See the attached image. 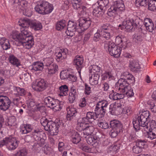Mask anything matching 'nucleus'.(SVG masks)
<instances>
[{
	"label": "nucleus",
	"instance_id": "obj_1",
	"mask_svg": "<svg viewBox=\"0 0 156 156\" xmlns=\"http://www.w3.org/2000/svg\"><path fill=\"white\" fill-rule=\"evenodd\" d=\"M108 103L106 100H102L98 102L96 105L95 112H88L87 113L86 116L83 117L89 123H92L99 117L103 116L105 114L108 105Z\"/></svg>",
	"mask_w": 156,
	"mask_h": 156
},
{
	"label": "nucleus",
	"instance_id": "obj_2",
	"mask_svg": "<svg viewBox=\"0 0 156 156\" xmlns=\"http://www.w3.org/2000/svg\"><path fill=\"white\" fill-rule=\"evenodd\" d=\"M19 142L16 137L10 136L6 137L0 140V147L5 145L9 150L15 149L18 146Z\"/></svg>",
	"mask_w": 156,
	"mask_h": 156
},
{
	"label": "nucleus",
	"instance_id": "obj_3",
	"mask_svg": "<svg viewBox=\"0 0 156 156\" xmlns=\"http://www.w3.org/2000/svg\"><path fill=\"white\" fill-rule=\"evenodd\" d=\"M105 49L108 50L110 54L115 58L119 57L121 54L122 48L120 49V47L116 46L114 43L109 41L104 42Z\"/></svg>",
	"mask_w": 156,
	"mask_h": 156
},
{
	"label": "nucleus",
	"instance_id": "obj_4",
	"mask_svg": "<svg viewBox=\"0 0 156 156\" xmlns=\"http://www.w3.org/2000/svg\"><path fill=\"white\" fill-rule=\"evenodd\" d=\"M125 8L124 4L122 1H117L115 2L108 9L107 14L110 16H114L115 14H120L124 11Z\"/></svg>",
	"mask_w": 156,
	"mask_h": 156
},
{
	"label": "nucleus",
	"instance_id": "obj_5",
	"mask_svg": "<svg viewBox=\"0 0 156 156\" xmlns=\"http://www.w3.org/2000/svg\"><path fill=\"white\" fill-rule=\"evenodd\" d=\"M134 82H129V81H127L125 79L121 78L118 82L119 86L115 87L116 91L120 93H123L126 91L127 89L130 88V84H133Z\"/></svg>",
	"mask_w": 156,
	"mask_h": 156
},
{
	"label": "nucleus",
	"instance_id": "obj_6",
	"mask_svg": "<svg viewBox=\"0 0 156 156\" xmlns=\"http://www.w3.org/2000/svg\"><path fill=\"white\" fill-rule=\"evenodd\" d=\"M13 2L17 5L18 8L23 11V14L25 16H30L31 15V11L27 9V2L25 0H13Z\"/></svg>",
	"mask_w": 156,
	"mask_h": 156
},
{
	"label": "nucleus",
	"instance_id": "obj_7",
	"mask_svg": "<svg viewBox=\"0 0 156 156\" xmlns=\"http://www.w3.org/2000/svg\"><path fill=\"white\" fill-rule=\"evenodd\" d=\"M34 9L35 11L40 14H48L49 13V3L45 1H41Z\"/></svg>",
	"mask_w": 156,
	"mask_h": 156
},
{
	"label": "nucleus",
	"instance_id": "obj_8",
	"mask_svg": "<svg viewBox=\"0 0 156 156\" xmlns=\"http://www.w3.org/2000/svg\"><path fill=\"white\" fill-rule=\"evenodd\" d=\"M79 28L78 29V31L81 33L88 28L91 24V21L89 18H81L79 19Z\"/></svg>",
	"mask_w": 156,
	"mask_h": 156
},
{
	"label": "nucleus",
	"instance_id": "obj_9",
	"mask_svg": "<svg viewBox=\"0 0 156 156\" xmlns=\"http://www.w3.org/2000/svg\"><path fill=\"white\" fill-rule=\"evenodd\" d=\"M150 115L149 112L148 111H145L140 113L137 115V118L142 123L145 125L144 130L147 131L148 127V123L147 121V119Z\"/></svg>",
	"mask_w": 156,
	"mask_h": 156
},
{
	"label": "nucleus",
	"instance_id": "obj_10",
	"mask_svg": "<svg viewBox=\"0 0 156 156\" xmlns=\"http://www.w3.org/2000/svg\"><path fill=\"white\" fill-rule=\"evenodd\" d=\"M47 84L44 79L37 80L32 84V87L35 90L40 91L44 90L46 87Z\"/></svg>",
	"mask_w": 156,
	"mask_h": 156
},
{
	"label": "nucleus",
	"instance_id": "obj_11",
	"mask_svg": "<svg viewBox=\"0 0 156 156\" xmlns=\"http://www.w3.org/2000/svg\"><path fill=\"white\" fill-rule=\"evenodd\" d=\"M137 26L136 24L134 23L133 20L131 19L124 21L122 25H119V27L121 30L124 27L126 30L129 31L130 30H133V28H135Z\"/></svg>",
	"mask_w": 156,
	"mask_h": 156
},
{
	"label": "nucleus",
	"instance_id": "obj_12",
	"mask_svg": "<svg viewBox=\"0 0 156 156\" xmlns=\"http://www.w3.org/2000/svg\"><path fill=\"white\" fill-rule=\"evenodd\" d=\"M56 50L55 55L57 61L59 62L62 60L66 58L68 54V50L67 48H57Z\"/></svg>",
	"mask_w": 156,
	"mask_h": 156
},
{
	"label": "nucleus",
	"instance_id": "obj_13",
	"mask_svg": "<svg viewBox=\"0 0 156 156\" xmlns=\"http://www.w3.org/2000/svg\"><path fill=\"white\" fill-rule=\"evenodd\" d=\"M11 104V101L9 98L6 96H0V109L3 111H6L9 108Z\"/></svg>",
	"mask_w": 156,
	"mask_h": 156
},
{
	"label": "nucleus",
	"instance_id": "obj_14",
	"mask_svg": "<svg viewBox=\"0 0 156 156\" xmlns=\"http://www.w3.org/2000/svg\"><path fill=\"white\" fill-rule=\"evenodd\" d=\"M59 122H55L49 120V133L51 135H55L57 134L58 131V129L59 127L60 124Z\"/></svg>",
	"mask_w": 156,
	"mask_h": 156
},
{
	"label": "nucleus",
	"instance_id": "obj_15",
	"mask_svg": "<svg viewBox=\"0 0 156 156\" xmlns=\"http://www.w3.org/2000/svg\"><path fill=\"white\" fill-rule=\"evenodd\" d=\"M22 44L24 48H30L34 44V41L33 37H30L24 40H21Z\"/></svg>",
	"mask_w": 156,
	"mask_h": 156
},
{
	"label": "nucleus",
	"instance_id": "obj_16",
	"mask_svg": "<svg viewBox=\"0 0 156 156\" xmlns=\"http://www.w3.org/2000/svg\"><path fill=\"white\" fill-rule=\"evenodd\" d=\"M125 38L123 37L122 35H119L115 38V42L117 44H121L120 46L121 48L125 49L127 47V44Z\"/></svg>",
	"mask_w": 156,
	"mask_h": 156
},
{
	"label": "nucleus",
	"instance_id": "obj_17",
	"mask_svg": "<svg viewBox=\"0 0 156 156\" xmlns=\"http://www.w3.org/2000/svg\"><path fill=\"white\" fill-rule=\"evenodd\" d=\"M86 138V141L87 143L93 146L96 147L98 145L99 142V138L96 136H90Z\"/></svg>",
	"mask_w": 156,
	"mask_h": 156
},
{
	"label": "nucleus",
	"instance_id": "obj_18",
	"mask_svg": "<svg viewBox=\"0 0 156 156\" xmlns=\"http://www.w3.org/2000/svg\"><path fill=\"white\" fill-rule=\"evenodd\" d=\"M88 123L83 118L79 119L76 126V129L79 131H83L86 127L87 124Z\"/></svg>",
	"mask_w": 156,
	"mask_h": 156
},
{
	"label": "nucleus",
	"instance_id": "obj_19",
	"mask_svg": "<svg viewBox=\"0 0 156 156\" xmlns=\"http://www.w3.org/2000/svg\"><path fill=\"white\" fill-rule=\"evenodd\" d=\"M84 59L82 56H77L74 60V63L76 66L77 69H80L83 66Z\"/></svg>",
	"mask_w": 156,
	"mask_h": 156
},
{
	"label": "nucleus",
	"instance_id": "obj_20",
	"mask_svg": "<svg viewBox=\"0 0 156 156\" xmlns=\"http://www.w3.org/2000/svg\"><path fill=\"white\" fill-rule=\"evenodd\" d=\"M144 34L141 32H139L135 34L133 36L134 42L137 44H140L144 39Z\"/></svg>",
	"mask_w": 156,
	"mask_h": 156
},
{
	"label": "nucleus",
	"instance_id": "obj_21",
	"mask_svg": "<svg viewBox=\"0 0 156 156\" xmlns=\"http://www.w3.org/2000/svg\"><path fill=\"white\" fill-rule=\"evenodd\" d=\"M114 28H112V29H108V30L104 31L101 33L102 37L108 40L110 39L114 34Z\"/></svg>",
	"mask_w": 156,
	"mask_h": 156
},
{
	"label": "nucleus",
	"instance_id": "obj_22",
	"mask_svg": "<svg viewBox=\"0 0 156 156\" xmlns=\"http://www.w3.org/2000/svg\"><path fill=\"white\" fill-rule=\"evenodd\" d=\"M70 90L69 100L70 103H72L74 101L76 98L77 96L78 91L74 86L71 87Z\"/></svg>",
	"mask_w": 156,
	"mask_h": 156
},
{
	"label": "nucleus",
	"instance_id": "obj_23",
	"mask_svg": "<svg viewBox=\"0 0 156 156\" xmlns=\"http://www.w3.org/2000/svg\"><path fill=\"white\" fill-rule=\"evenodd\" d=\"M28 27H21L20 28L21 34L20 35L23 37L21 40L30 37H33L31 32L28 31Z\"/></svg>",
	"mask_w": 156,
	"mask_h": 156
},
{
	"label": "nucleus",
	"instance_id": "obj_24",
	"mask_svg": "<svg viewBox=\"0 0 156 156\" xmlns=\"http://www.w3.org/2000/svg\"><path fill=\"white\" fill-rule=\"evenodd\" d=\"M30 26L31 28L36 31L40 30L42 28L41 23L39 21L36 20L31 21Z\"/></svg>",
	"mask_w": 156,
	"mask_h": 156
},
{
	"label": "nucleus",
	"instance_id": "obj_25",
	"mask_svg": "<svg viewBox=\"0 0 156 156\" xmlns=\"http://www.w3.org/2000/svg\"><path fill=\"white\" fill-rule=\"evenodd\" d=\"M9 62L12 65L16 67L21 66L20 60L13 55H10L9 58Z\"/></svg>",
	"mask_w": 156,
	"mask_h": 156
},
{
	"label": "nucleus",
	"instance_id": "obj_26",
	"mask_svg": "<svg viewBox=\"0 0 156 156\" xmlns=\"http://www.w3.org/2000/svg\"><path fill=\"white\" fill-rule=\"evenodd\" d=\"M0 44L3 49L5 50H7L10 47L9 41L5 37L0 38Z\"/></svg>",
	"mask_w": 156,
	"mask_h": 156
},
{
	"label": "nucleus",
	"instance_id": "obj_27",
	"mask_svg": "<svg viewBox=\"0 0 156 156\" xmlns=\"http://www.w3.org/2000/svg\"><path fill=\"white\" fill-rule=\"evenodd\" d=\"M71 140L73 143L77 144L81 140V137L79 134L76 132H72L71 136Z\"/></svg>",
	"mask_w": 156,
	"mask_h": 156
},
{
	"label": "nucleus",
	"instance_id": "obj_28",
	"mask_svg": "<svg viewBox=\"0 0 156 156\" xmlns=\"http://www.w3.org/2000/svg\"><path fill=\"white\" fill-rule=\"evenodd\" d=\"M129 67L131 70L133 71H137L140 68V65L138 62L135 60H131L130 61Z\"/></svg>",
	"mask_w": 156,
	"mask_h": 156
},
{
	"label": "nucleus",
	"instance_id": "obj_29",
	"mask_svg": "<svg viewBox=\"0 0 156 156\" xmlns=\"http://www.w3.org/2000/svg\"><path fill=\"white\" fill-rule=\"evenodd\" d=\"M121 76L122 77V78L125 79L127 81H129V82H135L134 77L127 72L122 73Z\"/></svg>",
	"mask_w": 156,
	"mask_h": 156
},
{
	"label": "nucleus",
	"instance_id": "obj_30",
	"mask_svg": "<svg viewBox=\"0 0 156 156\" xmlns=\"http://www.w3.org/2000/svg\"><path fill=\"white\" fill-rule=\"evenodd\" d=\"M110 125L112 129H121L122 125L121 122L117 120H113L110 122Z\"/></svg>",
	"mask_w": 156,
	"mask_h": 156
},
{
	"label": "nucleus",
	"instance_id": "obj_31",
	"mask_svg": "<svg viewBox=\"0 0 156 156\" xmlns=\"http://www.w3.org/2000/svg\"><path fill=\"white\" fill-rule=\"evenodd\" d=\"M32 66V70L35 71H41L44 68L43 63L39 62H34Z\"/></svg>",
	"mask_w": 156,
	"mask_h": 156
},
{
	"label": "nucleus",
	"instance_id": "obj_32",
	"mask_svg": "<svg viewBox=\"0 0 156 156\" xmlns=\"http://www.w3.org/2000/svg\"><path fill=\"white\" fill-rule=\"evenodd\" d=\"M32 126L30 124H24L21 128V132L23 134H27L30 132L33 129Z\"/></svg>",
	"mask_w": 156,
	"mask_h": 156
},
{
	"label": "nucleus",
	"instance_id": "obj_33",
	"mask_svg": "<svg viewBox=\"0 0 156 156\" xmlns=\"http://www.w3.org/2000/svg\"><path fill=\"white\" fill-rule=\"evenodd\" d=\"M41 133L38 130H36L34 131V137L35 140L37 141L39 144V142H43L42 144H44V140L42 138Z\"/></svg>",
	"mask_w": 156,
	"mask_h": 156
},
{
	"label": "nucleus",
	"instance_id": "obj_34",
	"mask_svg": "<svg viewBox=\"0 0 156 156\" xmlns=\"http://www.w3.org/2000/svg\"><path fill=\"white\" fill-rule=\"evenodd\" d=\"M68 91V86L66 85H62L59 87V95L60 96H65L67 94Z\"/></svg>",
	"mask_w": 156,
	"mask_h": 156
},
{
	"label": "nucleus",
	"instance_id": "obj_35",
	"mask_svg": "<svg viewBox=\"0 0 156 156\" xmlns=\"http://www.w3.org/2000/svg\"><path fill=\"white\" fill-rule=\"evenodd\" d=\"M103 13L101 7L97 6L94 9L93 14L95 16L101 17L102 16Z\"/></svg>",
	"mask_w": 156,
	"mask_h": 156
},
{
	"label": "nucleus",
	"instance_id": "obj_36",
	"mask_svg": "<svg viewBox=\"0 0 156 156\" xmlns=\"http://www.w3.org/2000/svg\"><path fill=\"white\" fill-rule=\"evenodd\" d=\"M66 22L65 20L58 21L56 25V29L58 30H61L66 27Z\"/></svg>",
	"mask_w": 156,
	"mask_h": 156
},
{
	"label": "nucleus",
	"instance_id": "obj_37",
	"mask_svg": "<svg viewBox=\"0 0 156 156\" xmlns=\"http://www.w3.org/2000/svg\"><path fill=\"white\" fill-rule=\"evenodd\" d=\"M99 76L98 74H94L90 78L89 82L91 85H94L98 84Z\"/></svg>",
	"mask_w": 156,
	"mask_h": 156
},
{
	"label": "nucleus",
	"instance_id": "obj_38",
	"mask_svg": "<svg viewBox=\"0 0 156 156\" xmlns=\"http://www.w3.org/2000/svg\"><path fill=\"white\" fill-rule=\"evenodd\" d=\"M30 22L27 19H20L18 21V24L21 27H28Z\"/></svg>",
	"mask_w": 156,
	"mask_h": 156
},
{
	"label": "nucleus",
	"instance_id": "obj_39",
	"mask_svg": "<svg viewBox=\"0 0 156 156\" xmlns=\"http://www.w3.org/2000/svg\"><path fill=\"white\" fill-rule=\"evenodd\" d=\"M10 39H13L16 41L17 40H21L23 37L20 36V33L16 31H13L9 36Z\"/></svg>",
	"mask_w": 156,
	"mask_h": 156
},
{
	"label": "nucleus",
	"instance_id": "obj_40",
	"mask_svg": "<svg viewBox=\"0 0 156 156\" xmlns=\"http://www.w3.org/2000/svg\"><path fill=\"white\" fill-rule=\"evenodd\" d=\"M133 123L134 128L135 129H137L139 126H141L143 127L144 130V127H145V125L144 124L142 123L136 117L135 119H134L133 121Z\"/></svg>",
	"mask_w": 156,
	"mask_h": 156
},
{
	"label": "nucleus",
	"instance_id": "obj_41",
	"mask_svg": "<svg viewBox=\"0 0 156 156\" xmlns=\"http://www.w3.org/2000/svg\"><path fill=\"white\" fill-rule=\"evenodd\" d=\"M94 128L93 126H86L83 131L84 134L88 136L91 135L94 132Z\"/></svg>",
	"mask_w": 156,
	"mask_h": 156
},
{
	"label": "nucleus",
	"instance_id": "obj_42",
	"mask_svg": "<svg viewBox=\"0 0 156 156\" xmlns=\"http://www.w3.org/2000/svg\"><path fill=\"white\" fill-rule=\"evenodd\" d=\"M67 111L68 119L69 117L75 116L77 113L76 109L74 108L69 107L67 108Z\"/></svg>",
	"mask_w": 156,
	"mask_h": 156
},
{
	"label": "nucleus",
	"instance_id": "obj_43",
	"mask_svg": "<svg viewBox=\"0 0 156 156\" xmlns=\"http://www.w3.org/2000/svg\"><path fill=\"white\" fill-rule=\"evenodd\" d=\"M89 69L90 72L94 74H98L100 70V67L96 65H93L89 67Z\"/></svg>",
	"mask_w": 156,
	"mask_h": 156
},
{
	"label": "nucleus",
	"instance_id": "obj_44",
	"mask_svg": "<svg viewBox=\"0 0 156 156\" xmlns=\"http://www.w3.org/2000/svg\"><path fill=\"white\" fill-rule=\"evenodd\" d=\"M58 66L55 63H52L49 64V74L55 73L58 70Z\"/></svg>",
	"mask_w": 156,
	"mask_h": 156
},
{
	"label": "nucleus",
	"instance_id": "obj_45",
	"mask_svg": "<svg viewBox=\"0 0 156 156\" xmlns=\"http://www.w3.org/2000/svg\"><path fill=\"white\" fill-rule=\"evenodd\" d=\"M27 104L28 108H30L32 107L35 106L38 109H39L40 107L41 106V105H40V104L35 105V101L33 99H30L27 100Z\"/></svg>",
	"mask_w": 156,
	"mask_h": 156
},
{
	"label": "nucleus",
	"instance_id": "obj_46",
	"mask_svg": "<svg viewBox=\"0 0 156 156\" xmlns=\"http://www.w3.org/2000/svg\"><path fill=\"white\" fill-rule=\"evenodd\" d=\"M16 119L15 116H11L8 119V125L10 127H12V129L13 128L14 126L16 124Z\"/></svg>",
	"mask_w": 156,
	"mask_h": 156
},
{
	"label": "nucleus",
	"instance_id": "obj_47",
	"mask_svg": "<svg viewBox=\"0 0 156 156\" xmlns=\"http://www.w3.org/2000/svg\"><path fill=\"white\" fill-rule=\"evenodd\" d=\"M14 90L15 92V94L18 95L23 96L26 93V91L23 88L19 87H15L14 88Z\"/></svg>",
	"mask_w": 156,
	"mask_h": 156
},
{
	"label": "nucleus",
	"instance_id": "obj_48",
	"mask_svg": "<svg viewBox=\"0 0 156 156\" xmlns=\"http://www.w3.org/2000/svg\"><path fill=\"white\" fill-rule=\"evenodd\" d=\"M77 24L76 23L72 21H69L67 25V28L76 31L78 29L76 28Z\"/></svg>",
	"mask_w": 156,
	"mask_h": 156
},
{
	"label": "nucleus",
	"instance_id": "obj_49",
	"mask_svg": "<svg viewBox=\"0 0 156 156\" xmlns=\"http://www.w3.org/2000/svg\"><path fill=\"white\" fill-rule=\"evenodd\" d=\"M41 122L42 125L44 127V129L48 131L49 130V127L48 125V119L45 118L44 117L41 119Z\"/></svg>",
	"mask_w": 156,
	"mask_h": 156
},
{
	"label": "nucleus",
	"instance_id": "obj_50",
	"mask_svg": "<svg viewBox=\"0 0 156 156\" xmlns=\"http://www.w3.org/2000/svg\"><path fill=\"white\" fill-rule=\"evenodd\" d=\"M112 28H114L112 27L108 26L107 24H103L100 27L98 30V32L100 33L108 30V29H111Z\"/></svg>",
	"mask_w": 156,
	"mask_h": 156
},
{
	"label": "nucleus",
	"instance_id": "obj_51",
	"mask_svg": "<svg viewBox=\"0 0 156 156\" xmlns=\"http://www.w3.org/2000/svg\"><path fill=\"white\" fill-rule=\"evenodd\" d=\"M114 77L111 73L110 72H107L102 75V78L104 80L108 79L109 80H112Z\"/></svg>",
	"mask_w": 156,
	"mask_h": 156
},
{
	"label": "nucleus",
	"instance_id": "obj_52",
	"mask_svg": "<svg viewBox=\"0 0 156 156\" xmlns=\"http://www.w3.org/2000/svg\"><path fill=\"white\" fill-rule=\"evenodd\" d=\"M63 102L60 101L59 103L56 104V106H54L53 107H50V108L52 109L55 112L60 110L63 106Z\"/></svg>",
	"mask_w": 156,
	"mask_h": 156
},
{
	"label": "nucleus",
	"instance_id": "obj_53",
	"mask_svg": "<svg viewBox=\"0 0 156 156\" xmlns=\"http://www.w3.org/2000/svg\"><path fill=\"white\" fill-rule=\"evenodd\" d=\"M146 143L145 140H138L136 141L135 145L142 149L146 145Z\"/></svg>",
	"mask_w": 156,
	"mask_h": 156
},
{
	"label": "nucleus",
	"instance_id": "obj_54",
	"mask_svg": "<svg viewBox=\"0 0 156 156\" xmlns=\"http://www.w3.org/2000/svg\"><path fill=\"white\" fill-rule=\"evenodd\" d=\"M145 136L148 139L152 140L156 138V134L149 131V132H147Z\"/></svg>",
	"mask_w": 156,
	"mask_h": 156
},
{
	"label": "nucleus",
	"instance_id": "obj_55",
	"mask_svg": "<svg viewBox=\"0 0 156 156\" xmlns=\"http://www.w3.org/2000/svg\"><path fill=\"white\" fill-rule=\"evenodd\" d=\"M69 74V72L66 70H63L60 73V76L62 79L64 80L66 79H68Z\"/></svg>",
	"mask_w": 156,
	"mask_h": 156
},
{
	"label": "nucleus",
	"instance_id": "obj_56",
	"mask_svg": "<svg viewBox=\"0 0 156 156\" xmlns=\"http://www.w3.org/2000/svg\"><path fill=\"white\" fill-rule=\"evenodd\" d=\"M98 125L100 127L104 129H106L109 127L108 123L105 121L100 122L98 123Z\"/></svg>",
	"mask_w": 156,
	"mask_h": 156
},
{
	"label": "nucleus",
	"instance_id": "obj_57",
	"mask_svg": "<svg viewBox=\"0 0 156 156\" xmlns=\"http://www.w3.org/2000/svg\"><path fill=\"white\" fill-rule=\"evenodd\" d=\"M121 129H112L110 132L111 136L112 137H115L120 132Z\"/></svg>",
	"mask_w": 156,
	"mask_h": 156
},
{
	"label": "nucleus",
	"instance_id": "obj_58",
	"mask_svg": "<svg viewBox=\"0 0 156 156\" xmlns=\"http://www.w3.org/2000/svg\"><path fill=\"white\" fill-rule=\"evenodd\" d=\"M156 123L155 121L152 120L148 123V130L151 131L156 128Z\"/></svg>",
	"mask_w": 156,
	"mask_h": 156
},
{
	"label": "nucleus",
	"instance_id": "obj_59",
	"mask_svg": "<svg viewBox=\"0 0 156 156\" xmlns=\"http://www.w3.org/2000/svg\"><path fill=\"white\" fill-rule=\"evenodd\" d=\"M59 102L58 100L50 98V99H49V105L51 104V105L49 106V108L53 107L54 105L56 106V104L59 103Z\"/></svg>",
	"mask_w": 156,
	"mask_h": 156
},
{
	"label": "nucleus",
	"instance_id": "obj_60",
	"mask_svg": "<svg viewBox=\"0 0 156 156\" xmlns=\"http://www.w3.org/2000/svg\"><path fill=\"white\" fill-rule=\"evenodd\" d=\"M118 106L116 104H111L110 105V112L112 114L115 113V111L117 108H119Z\"/></svg>",
	"mask_w": 156,
	"mask_h": 156
},
{
	"label": "nucleus",
	"instance_id": "obj_61",
	"mask_svg": "<svg viewBox=\"0 0 156 156\" xmlns=\"http://www.w3.org/2000/svg\"><path fill=\"white\" fill-rule=\"evenodd\" d=\"M27 154L25 149H23L20 150L16 153V156H26Z\"/></svg>",
	"mask_w": 156,
	"mask_h": 156
},
{
	"label": "nucleus",
	"instance_id": "obj_62",
	"mask_svg": "<svg viewBox=\"0 0 156 156\" xmlns=\"http://www.w3.org/2000/svg\"><path fill=\"white\" fill-rule=\"evenodd\" d=\"M148 2V0H136V5L142 6H144Z\"/></svg>",
	"mask_w": 156,
	"mask_h": 156
},
{
	"label": "nucleus",
	"instance_id": "obj_63",
	"mask_svg": "<svg viewBox=\"0 0 156 156\" xmlns=\"http://www.w3.org/2000/svg\"><path fill=\"white\" fill-rule=\"evenodd\" d=\"M132 150L134 153L136 154L141 153L142 151L141 148L136 145L133 147Z\"/></svg>",
	"mask_w": 156,
	"mask_h": 156
},
{
	"label": "nucleus",
	"instance_id": "obj_64",
	"mask_svg": "<svg viewBox=\"0 0 156 156\" xmlns=\"http://www.w3.org/2000/svg\"><path fill=\"white\" fill-rule=\"evenodd\" d=\"M153 2V1L151 0L148 3V8L149 10L154 11L156 10V7L154 4Z\"/></svg>",
	"mask_w": 156,
	"mask_h": 156
}]
</instances>
